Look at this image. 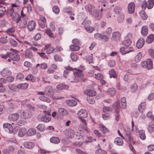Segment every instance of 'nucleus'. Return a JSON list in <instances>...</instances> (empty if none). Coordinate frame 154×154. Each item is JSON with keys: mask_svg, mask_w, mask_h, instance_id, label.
<instances>
[{"mask_svg": "<svg viewBox=\"0 0 154 154\" xmlns=\"http://www.w3.org/2000/svg\"><path fill=\"white\" fill-rule=\"evenodd\" d=\"M29 84L28 83H26L19 84L17 85V87L18 88L24 90L27 88Z\"/></svg>", "mask_w": 154, "mask_h": 154, "instance_id": "nucleus-31", "label": "nucleus"}, {"mask_svg": "<svg viewBox=\"0 0 154 154\" xmlns=\"http://www.w3.org/2000/svg\"><path fill=\"white\" fill-rule=\"evenodd\" d=\"M145 40L144 39H138L137 42L136 46L138 48H141L144 45Z\"/></svg>", "mask_w": 154, "mask_h": 154, "instance_id": "nucleus-19", "label": "nucleus"}, {"mask_svg": "<svg viewBox=\"0 0 154 154\" xmlns=\"http://www.w3.org/2000/svg\"><path fill=\"white\" fill-rule=\"evenodd\" d=\"M45 127L44 125L39 124L37 127V129L39 131L43 132L45 131Z\"/></svg>", "mask_w": 154, "mask_h": 154, "instance_id": "nucleus-49", "label": "nucleus"}, {"mask_svg": "<svg viewBox=\"0 0 154 154\" xmlns=\"http://www.w3.org/2000/svg\"><path fill=\"white\" fill-rule=\"evenodd\" d=\"M140 138L144 140L146 138V135L145 131L143 130H140L138 132Z\"/></svg>", "mask_w": 154, "mask_h": 154, "instance_id": "nucleus-39", "label": "nucleus"}, {"mask_svg": "<svg viewBox=\"0 0 154 154\" xmlns=\"http://www.w3.org/2000/svg\"><path fill=\"white\" fill-rule=\"evenodd\" d=\"M27 135L28 136H32L34 135L36 133V130L34 128L29 129L27 131Z\"/></svg>", "mask_w": 154, "mask_h": 154, "instance_id": "nucleus-33", "label": "nucleus"}, {"mask_svg": "<svg viewBox=\"0 0 154 154\" xmlns=\"http://www.w3.org/2000/svg\"><path fill=\"white\" fill-rule=\"evenodd\" d=\"M103 75L100 73H98L97 74H95V78L99 80H101L103 79Z\"/></svg>", "mask_w": 154, "mask_h": 154, "instance_id": "nucleus-61", "label": "nucleus"}, {"mask_svg": "<svg viewBox=\"0 0 154 154\" xmlns=\"http://www.w3.org/2000/svg\"><path fill=\"white\" fill-rule=\"evenodd\" d=\"M1 74L3 77L10 76L11 73V71L8 68H4L0 72Z\"/></svg>", "mask_w": 154, "mask_h": 154, "instance_id": "nucleus-12", "label": "nucleus"}, {"mask_svg": "<svg viewBox=\"0 0 154 154\" xmlns=\"http://www.w3.org/2000/svg\"><path fill=\"white\" fill-rule=\"evenodd\" d=\"M84 24L85 28L87 32L91 33L95 30V28L94 27L88 26L89 24Z\"/></svg>", "mask_w": 154, "mask_h": 154, "instance_id": "nucleus-23", "label": "nucleus"}, {"mask_svg": "<svg viewBox=\"0 0 154 154\" xmlns=\"http://www.w3.org/2000/svg\"><path fill=\"white\" fill-rule=\"evenodd\" d=\"M148 53L151 57L154 58V49H149Z\"/></svg>", "mask_w": 154, "mask_h": 154, "instance_id": "nucleus-64", "label": "nucleus"}, {"mask_svg": "<svg viewBox=\"0 0 154 154\" xmlns=\"http://www.w3.org/2000/svg\"><path fill=\"white\" fill-rule=\"evenodd\" d=\"M50 46L51 44H48L45 46L44 49L46 51V53L48 54H50L54 51V48L51 47Z\"/></svg>", "mask_w": 154, "mask_h": 154, "instance_id": "nucleus-15", "label": "nucleus"}, {"mask_svg": "<svg viewBox=\"0 0 154 154\" xmlns=\"http://www.w3.org/2000/svg\"><path fill=\"white\" fill-rule=\"evenodd\" d=\"M125 137L124 139H125L126 140L129 141L130 143H132L133 144H134L135 143V142L132 140L133 138L130 134L129 133V134H127V133H125Z\"/></svg>", "mask_w": 154, "mask_h": 154, "instance_id": "nucleus-16", "label": "nucleus"}, {"mask_svg": "<svg viewBox=\"0 0 154 154\" xmlns=\"http://www.w3.org/2000/svg\"><path fill=\"white\" fill-rule=\"evenodd\" d=\"M36 26V23L35 21L32 20L29 22L27 25L28 29L29 31H33Z\"/></svg>", "mask_w": 154, "mask_h": 154, "instance_id": "nucleus-8", "label": "nucleus"}, {"mask_svg": "<svg viewBox=\"0 0 154 154\" xmlns=\"http://www.w3.org/2000/svg\"><path fill=\"white\" fill-rule=\"evenodd\" d=\"M87 100L90 104H93L95 102L94 98L92 97H89L87 98Z\"/></svg>", "mask_w": 154, "mask_h": 154, "instance_id": "nucleus-55", "label": "nucleus"}, {"mask_svg": "<svg viewBox=\"0 0 154 154\" xmlns=\"http://www.w3.org/2000/svg\"><path fill=\"white\" fill-rule=\"evenodd\" d=\"M147 130L149 133H152L154 131V124L150 122L147 127Z\"/></svg>", "mask_w": 154, "mask_h": 154, "instance_id": "nucleus-34", "label": "nucleus"}, {"mask_svg": "<svg viewBox=\"0 0 154 154\" xmlns=\"http://www.w3.org/2000/svg\"><path fill=\"white\" fill-rule=\"evenodd\" d=\"M27 22L26 21L23 19L19 23V27L20 28H24L26 25Z\"/></svg>", "mask_w": 154, "mask_h": 154, "instance_id": "nucleus-46", "label": "nucleus"}, {"mask_svg": "<svg viewBox=\"0 0 154 154\" xmlns=\"http://www.w3.org/2000/svg\"><path fill=\"white\" fill-rule=\"evenodd\" d=\"M146 61L147 63L146 64V68L149 70L152 69L153 68L152 60L151 59H149L147 60Z\"/></svg>", "mask_w": 154, "mask_h": 154, "instance_id": "nucleus-22", "label": "nucleus"}, {"mask_svg": "<svg viewBox=\"0 0 154 154\" xmlns=\"http://www.w3.org/2000/svg\"><path fill=\"white\" fill-rule=\"evenodd\" d=\"M135 4L133 2H131L128 6V10L129 13L132 14L135 10Z\"/></svg>", "mask_w": 154, "mask_h": 154, "instance_id": "nucleus-14", "label": "nucleus"}, {"mask_svg": "<svg viewBox=\"0 0 154 154\" xmlns=\"http://www.w3.org/2000/svg\"><path fill=\"white\" fill-rule=\"evenodd\" d=\"M10 53H9V57L12 60L14 61H18L20 60V58L18 54V51L12 48L10 49Z\"/></svg>", "mask_w": 154, "mask_h": 154, "instance_id": "nucleus-1", "label": "nucleus"}, {"mask_svg": "<svg viewBox=\"0 0 154 154\" xmlns=\"http://www.w3.org/2000/svg\"><path fill=\"white\" fill-rule=\"evenodd\" d=\"M114 143L116 145L119 146L122 145L124 143L123 139L120 137L115 138L114 140Z\"/></svg>", "mask_w": 154, "mask_h": 154, "instance_id": "nucleus-17", "label": "nucleus"}, {"mask_svg": "<svg viewBox=\"0 0 154 154\" xmlns=\"http://www.w3.org/2000/svg\"><path fill=\"white\" fill-rule=\"evenodd\" d=\"M33 57L32 51L29 50H26L25 51V57L26 58L32 59Z\"/></svg>", "mask_w": 154, "mask_h": 154, "instance_id": "nucleus-27", "label": "nucleus"}, {"mask_svg": "<svg viewBox=\"0 0 154 154\" xmlns=\"http://www.w3.org/2000/svg\"><path fill=\"white\" fill-rule=\"evenodd\" d=\"M33 113H32L30 110H26L23 113V118L25 119L29 118L32 116Z\"/></svg>", "mask_w": 154, "mask_h": 154, "instance_id": "nucleus-11", "label": "nucleus"}, {"mask_svg": "<svg viewBox=\"0 0 154 154\" xmlns=\"http://www.w3.org/2000/svg\"><path fill=\"white\" fill-rule=\"evenodd\" d=\"M37 119L38 121L44 122H49L51 120V117H49L46 116L45 115H43V113H41L39 114L37 116Z\"/></svg>", "mask_w": 154, "mask_h": 154, "instance_id": "nucleus-3", "label": "nucleus"}, {"mask_svg": "<svg viewBox=\"0 0 154 154\" xmlns=\"http://www.w3.org/2000/svg\"><path fill=\"white\" fill-rule=\"evenodd\" d=\"M109 73L110 78H112L115 79L117 78L118 75L114 69H112L110 70Z\"/></svg>", "mask_w": 154, "mask_h": 154, "instance_id": "nucleus-26", "label": "nucleus"}, {"mask_svg": "<svg viewBox=\"0 0 154 154\" xmlns=\"http://www.w3.org/2000/svg\"><path fill=\"white\" fill-rule=\"evenodd\" d=\"M139 13L140 17L143 20H145L147 18L148 16L144 11L142 10Z\"/></svg>", "mask_w": 154, "mask_h": 154, "instance_id": "nucleus-43", "label": "nucleus"}, {"mask_svg": "<svg viewBox=\"0 0 154 154\" xmlns=\"http://www.w3.org/2000/svg\"><path fill=\"white\" fill-rule=\"evenodd\" d=\"M40 100L46 102L48 103H49L51 102V100L50 99L47 97H45L43 96H40L39 97Z\"/></svg>", "mask_w": 154, "mask_h": 154, "instance_id": "nucleus-48", "label": "nucleus"}, {"mask_svg": "<svg viewBox=\"0 0 154 154\" xmlns=\"http://www.w3.org/2000/svg\"><path fill=\"white\" fill-rule=\"evenodd\" d=\"M27 106L28 108V109L26 110H30L32 113H33V112L35 111V107L32 106L30 104H28L27 105Z\"/></svg>", "mask_w": 154, "mask_h": 154, "instance_id": "nucleus-63", "label": "nucleus"}, {"mask_svg": "<svg viewBox=\"0 0 154 154\" xmlns=\"http://www.w3.org/2000/svg\"><path fill=\"white\" fill-rule=\"evenodd\" d=\"M11 17H12V20L16 23H18L20 20L21 17L20 14L17 12L14 13Z\"/></svg>", "mask_w": 154, "mask_h": 154, "instance_id": "nucleus-9", "label": "nucleus"}, {"mask_svg": "<svg viewBox=\"0 0 154 154\" xmlns=\"http://www.w3.org/2000/svg\"><path fill=\"white\" fill-rule=\"evenodd\" d=\"M100 11V9L95 10L93 11V15L94 18L97 20H100L102 17L103 14L102 11L103 8H102Z\"/></svg>", "mask_w": 154, "mask_h": 154, "instance_id": "nucleus-4", "label": "nucleus"}, {"mask_svg": "<svg viewBox=\"0 0 154 154\" xmlns=\"http://www.w3.org/2000/svg\"><path fill=\"white\" fill-rule=\"evenodd\" d=\"M15 29L14 27H11L9 28L7 30V33L10 35L11 36L14 37H15V35L14 34L15 32Z\"/></svg>", "mask_w": 154, "mask_h": 154, "instance_id": "nucleus-21", "label": "nucleus"}, {"mask_svg": "<svg viewBox=\"0 0 154 154\" xmlns=\"http://www.w3.org/2000/svg\"><path fill=\"white\" fill-rule=\"evenodd\" d=\"M26 79L27 80H29L32 82H34L35 80V78L32 74L28 75Z\"/></svg>", "mask_w": 154, "mask_h": 154, "instance_id": "nucleus-44", "label": "nucleus"}, {"mask_svg": "<svg viewBox=\"0 0 154 154\" xmlns=\"http://www.w3.org/2000/svg\"><path fill=\"white\" fill-rule=\"evenodd\" d=\"M16 78L20 80H22L24 79V75L22 73H19L17 74Z\"/></svg>", "mask_w": 154, "mask_h": 154, "instance_id": "nucleus-62", "label": "nucleus"}, {"mask_svg": "<svg viewBox=\"0 0 154 154\" xmlns=\"http://www.w3.org/2000/svg\"><path fill=\"white\" fill-rule=\"evenodd\" d=\"M154 5V2L152 1V0H148V2L145 0H144L142 3L141 7L143 9L144 8V9H145L146 8L150 9L152 8Z\"/></svg>", "mask_w": 154, "mask_h": 154, "instance_id": "nucleus-2", "label": "nucleus"}, {"mask_svg": "<svg viewBox=\"0 0 154 154\" xmlns=\"http://www.w3.org/2000/svg\"><path fill=\"white\" fill-rule=\"evenodd\" d=\"M10 43L11 46L13 47H16L17 45V43L16 41L14 39H11Z\"/></svg>", "mask_w": 154, "mask_h": 154, "instance_id": "nucleus-58", "label": "nucleus"}, {"mask_svg": "<svg viewBox=\"0 0 154 154\" xmlns=\"http://www.w3.org/2000/svg\"><path fill=\"white\" fill-rule=\"evenodd\" d=\"M72 8L69 6L67 8H65L64 9V13H67L69 14H70V15H74V14H72Z\"/></svg>", "mask_w": 154, "mask_h": 154, "instance_id": "nucleus-40", "label": "nucleus"}, {"mask_svg": "<svg viewBox=\"0 0 154 154\" xmlns=\"http://www.w3.org/2000/svg\"><path fill=\"white\" fill-rule=\"evenodd\" d=\"M138 89V86L136 83H134L131 86V91L133 92H135Z\"/></svg>", "mask_w": 154, "mask_h": 154, "instance_id": "nucleus-52", "label": "nucleus"}, {"mask_svg": "<svg viewBox=\"0 0 154 154\" xmlns=\"http://www.w3.org/2000/svg\"><path fill=\"white\" fill-rule=\"evenodd\" d=\"M108 64L111 67H114L116 65L115 61L113 59L109 61Z\"/></svg>", "mask_w": 154, "mask_h": 154, "instance_id": "nucleus-57", "label": "nucleus"}, {"mask_svg": "<svg viewBox=\"0 0 154 154\" xmlns=\"http://www.w3.org/2000/svg\"><path fill=\"white\" fill-rule=\"evenodd\" d=\"M45 91V94L49 97H52L54 94V92L51 86H48L47 87Z\"/></svg>", "mask_w": 154, "mask_h": 154, "instance_id": "nucleus-6", "label": "nucleus"}, {"mask_svg": "<svg viewBox=\"0 0 154 154\" xmlns=\"http://www.w3.org/2000/svg\"><path fill=\"white\" fill-rule=\"evenodd\" d=\"M68 106H74L77 105V102L74 100H70L66 101Z\"/></svg>", "mask_w": 154, "mask_h": 154, "instance_id": "nucleus-29", "label": "nucleus"}, {"mask_svg": "<svg viewBox=\"0 0 154 154\" xmlns=\"http://www.w3.org/2000/svg\"><path fill=\"white\" fill-rule=\"evenodd\" d=\"M120 33L119 32H114L112 33V37L113 38H119L121 37Z\"/></svg>", "mask_w": 154, "mask_h": 154, "instance_id": "nucleus-47", "label": "nucleus"}, {"mask_svg": "<svg viewBox=\"0 0 154 154\" xmlns=\"http://www.w3.org/2000/svg\"><path fill=\"white\" fill-rule=\"evenodd\" d=\"M70 57L73 61H75L79 59V57L74 53H71L70 54Z\"/></svg>", "mask_w": 154, "mask_h": 154, "instance_id": "nucleus-50", "label": "nucleus"}, {"mask_svg": "<svg viewBox=\"0 0 154 154\" xmlns=\"http://www.w3.org/2000/svg\"><path fill=\"white\" fill-rule=\"evenodd\" d=\"M113 109L115 110L116 112H118V110L120 107L119 101L114 102L112 104Z\"/></svg>", "mask_w": 154, "mask_h": 154, "instance_id": "nucleus-32", "label": "nucleus"}, {"mask_svg": "<svg viewBox=\"0 0 154 154\" xmlns=\"http://www.w3.org/2000/svg\"><path fill=\"white\" fill-rule=\"evenodd\" d=\"M50 142L53 143L58 144L60 142L59 138L56 137H53L50 139Z\"/></svg>", "mask_w": 154, "mask_h": 154, "instance_id": "nucleus-30", "label": "nucleus"}, {"mask_svg": "<svg viewBox=\"0 0 154 154\" xmlns=\"http://www.w3.org/2000/svg\"><path fill=\"white\" fill-rule=\"evenodd\" d=\"M100 128L101 131L104 134L107 133L109 132L108 129L102 124L100 125Z\"/></svg>", "mask_w": 154, "mask_h": 154, "instance_id": "nucleus-42", "label": "nucleus"}, {"mask_svg": "<svg viewBox=\"0 0 154 154\" xmlns=\"http://www.w3.org/2000/svg\"><path fill=\"white\" fill-rule=\"evenodd\" d=\"M148 29L147 26H143L142 27L141 33L144 36H146L148 34Z\"/></svg>", "mask_w": 154, "mask_h": 154, "instance_id": "nucleus-20", "label": "nucleus"}, {"mask_svg": "<svg viewBox=\"0 0 154 154\" xmlns=\"http://www.w3.org/2000/svg\"><path fill=\"white\" fill-rule=\"evenodd\" d=\"M57 89L60 90H66L69 88V87L68 85L61 83L57 85Z\"/></svg>", "mask_w": 154, "mask_h": 154, "instance_id": "nucleus-25", "label": "nucleus"}, {"mask_svg": "<svg viewBox=\"0 0 154 154\" xmlns=\"http://www.w3.org/2000/svg\"><path fill=\"white\" fill-rule=\"evenodd\" d=\"M58 111L59 113L64 115H67L68 114L67 110L63 108H59L58 109Z\"/></svg>", "mask_w": 154, "mask_h": 154, "instance_id": "nucleus-35", "label": "nucleus"}, {"mask_svg": "<svg viewBox=\"0 0 154 154\" xmlns=\"http://www.w3.org/2000/svg\"><path fill=\"white\" fill-rule=\"evenodd\" d=\"M54 58L56 61H62L63 59L58 54H56L54 56Z\"/></svg>", "mask_w": 154, "mask_h": 154, "instance_id": "nucleus-60", "label": "nucleus"}, {"mask_svg": "<svg viewBox=\"0 0 154 154\" xmlns=\"http://www.w3.org/2000/svg\"><path fill=\"white\" fill-rule=\"evenodd\" d=\"M95 154H107L106 152L101 149H97L95 151Z\"/></svg>", "mask_w": 154, "mask_h": 154, "instance_id": "nucleus-56", "label": "nucleus"}, {"mask_svg": "<svg viewBox=\"0 0 154 154\" xmlns=\"http://www.w3.org/2000/svg\"><path fill=\"white\" fill-rule=\"evenodd\" d=\"M82 71L81 70H78V72L75 74V75L77 77L82 79L84 76L83 75L82 73Z\"/></svg>", "mask_w": 154, "mask_h": 154, "instance_id": "nucleus-53", "label": "nucleus"}, {"mask_svg": "<svg viewBox=\"0 0 154 154\" xmlns=\"http://www.w3.org/2000/svg\"><path fill=\"white\" fill-rule=\"evenodd\" d=\"M69 48L72 51H75L79 50L80 47L79 46L73 44L70 45Z\"/></svg>", "mask_w": 154, "mask_h": 154, "instance_id": "nucleus-38", "label": "nucleus"}, {"mask_svg": "<svg viewBox=\"0 0 154 154\" xmlns=\"http://www.w3.org/2000/svg\"><path fill=\"white\" fill-rule=\"evenodd\" d=\"M19 115L17 113L10 114L8 117V119L10 121H16L19 118Z\"/></svg>", "mask_w": 154, "mask_h": 154, "instance_id": "nucleus-10", "label": "nucleus"}, {"mask_svg": "<svg viewBox=\"0 0 154 154\" xmlns=\"http://www.w3.org/2000/svg\"><path fill=\"white\" fill-rule=\"evenodd\" d=\"M53 12L56 14H58L60 12V9L57 5H55L52 8Z\"/></svg>", "mask_w": 154, "mask_h": 154, "instance_id": "nucleus-51", "label": "nucleus"}, {"mask_svg": "<svg viewBox=\"0 0 154 154\" xmlns=\"http://www.w3.org/2000/svg\"><path fill=\"white\" fill-rule=\"evenodd\" d=\"M94 38H108V36L106 35H102L98 33H96L94 35Z\"/></svg>", "mask_w": 154, "mask_h": 154, "instance_id": "nucleus-45", "label": "nucleus"}, {"mask_svg": "<svg viewBox=\"0 0 154 154\" xmlns=\"http://www.w3.org/2000/svg\"><path fill=\"white\" fill-rule=\"evenodd\" d=\"M84 93L88 96L92 97L96 94V92L94 90L87 89L84 91Z\"/></svg>", "mask_w": 154, "mask_h": 154, "instance_id": "nucleus-13", "label": "nucleus"}, {"mask_svg": "<svg viewBox=\"0 0 154 154\" xmlns=\"http://www.w3.org/2000/svg\"><path fill=\"white\" fill-rule=\"evenodd\" d=\"M107 93L112 96H113L115 94L116 92V89L114 88H111L107 91Z\"/></svg>", "mask_w": 154, "mask_h": 154, "instance_id": "nucleus-37", "label": "nucleus"}, {"mask_svg": "<svg viewBox=\"0 0 154 154\" xmlns=\"http://www.w3.org/2000/svg\"><path fill=\"white\" fill-rule=\"evenodd\" d=\"M3 127L7 132L9 133H14L13 127L12 125L8 123H5L3 124Z\"/></svg>", "mask_w": 154, "mask_h": 154, "instance_id": "nucleus-5", "label": "nucleus"}, {"mask_svg": "<svg viewBox=\"0 0 154 154\" xmlns=\"http://www.w3.org/2000/svg\"><path fill=\"white\" fill-rule=\"evenodd\" d=\"M6 8L5 7L0 5V14L3 16L5 15V13L6 11Z\"/></svg>", "mask_w": 154, "mask_h": 154, "instance_id": "nucleus-54", "label": "nucleus"}, {"mask_svg": "<svg viewBox=\"0 0 154 154\" xmlns=\"http://www.w3.org/2000/svg\"><path fill=\"white\" fill-rule=\"evenodd\" d=\"M26 130L25 128H21L19 130L18 135L21 137H23L26 134H27Z\"/></svg>", "mask_w": 154, "mask_h": 154, "instance_id": "nucleus-24", "label": "nucleus"}, {"mask_svg": "<svg viewBox=\"0 0 154 154\" xmlns=\"http://www.w3.org/2000/svg\"><path fill=\"white\" fill-rule=\"evenodd\" d=\"M14 12V9L13 8H11L7 11V15L8 17L13 16Z\"/></svg>", "mask_w": 154, "mask_h": 154, "instance_id": "nucleus-41", "label": "nucleus"}, {"mask_svg": "<svg viewBox=\"0 0 154 154\" xmlns=\"http://www.w3.org/2000/svg\"><path fill=\"white\" fill-rule=\"evenodd\" d=\"M77 114L79 116V119L82 118H86L88 116V113L87 111L85 109H83L78 111Z\"/></svg>", "mask_w": 154, "mask_h": 154, "instance_id": "nucleus-7", "label": "nucleus"}, {"mask_svg": "<svg viewBox=\"0 0 154 154\" xmlns=\"http://www.w3.org/2000/svg\"><path fill=\"white\" fill-rule=\"evenodd\" d=\"M23 144L25 148L29 149H32L35 146L34 143L31 142H25Z\"/></svg>", "mask_w": 154, "mask_h": 154, "instance_id": "nucleus-18", "label": "nucleus"}, {"mask_svg": "<svg viewBox=\"0 0 154 154\" xmlns=\"http://www.w3.org/2000/svg\"><path fill=\"white\" fill-rule=\"evenodd\" d=\"M142 57V54L141 52H139L135 57L134 60L136 62H138L141 60Z\"/></svg>", "mask_w": 154, "mask_h": 154, "instance_id": "nucleus-36", "label": "nucleus"}, {"mask_svg": "<svg viewBox=\"0 0 154 154\" xmlns=\"http://www.w3.org/2000/svg\"><path fill=\"white\" fill-rule=\"evenodd\" d=\"M145 103L142 102L140 104L138 107V109L139 112L143 114L145 108Z\"/></svg>", "mask_w": 154, "mask_h": 154, "instance_id": "nucleus-28", "label": "nucleus"}, {"mask_svg": "<svg viewBox=\"0 0 154 154\" xmlns=\"http://www.w3.org/2000/svg\"><path fill=\"white\" fill-rule=\"evenodd\" d=\"M132 43L130 39H127L123 41V44L126 46L130 45Z\"/></svg>", "mask_w": 154, "mask_h": 154, "instance_id": "nucleus-59", "label": "nucleus"}]
</instances>
